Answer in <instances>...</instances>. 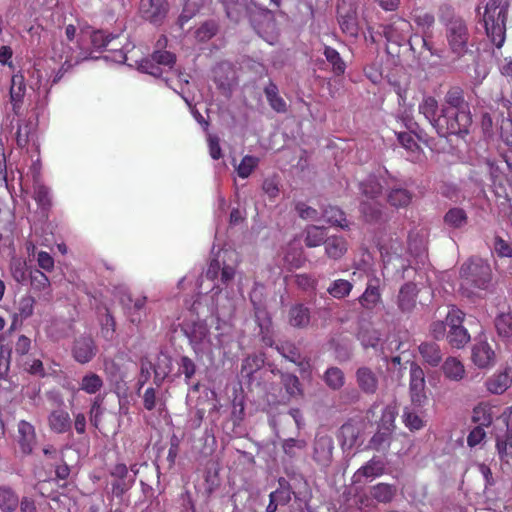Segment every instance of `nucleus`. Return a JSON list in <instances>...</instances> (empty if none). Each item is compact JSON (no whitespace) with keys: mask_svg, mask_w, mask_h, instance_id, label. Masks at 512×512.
Wrapping results in <instances>:
<instances>
[{"mask_svg":"<svg viewBox=\"0 0 512 512\" xmlns=\"http://www.w3.org/2000/svg\"><path fill=\"white\" fill-rule=\"evenodd\" d=\"M140 10L145 19L157 23L166 15L167 4L163 0H141Z\"/></svg>","mask_w":512,"mask_h":512,"instance_id":"18","label":"nucleus"},{"mask_svg":"<svg viewBox=\"0 0 512 512\" xmlns=\"http://www.w3.org/2000/svg\"><path fill=\"white\" fill-rule=\"evenodd\" d=\"M323 378L326 385L333 390H339L345 383L344 373L338 367L328 368Z\"/></svg>","mask_w":512,"mask_h":512,"instance_id":"43","label":"nucleus"},{"mask_svg":"<svg viewBox=\"0 0 512 512\" xmlns=\"http://www.w3.org/2000/svg\"><path fill=\"white\" fill-rule=\"evenodd\" d=\"M102 403L103 397L96 396L91 404L90 420L95 427H98L99 423L101 422V417L104 411L102 408Z\"/></svg>","mask_w":512,"mask_h":512,"instance_id":"61","label":"nucleus"},{"mask_svg":"<svg viewBox=\"0 0 512 512\" xmlns=\"http://www.w3.org/2000/svg\"><path fill=\"white\" fill-rule=\"evenodd\" d=\"M278 352L287 360L300 364V354L297 348L289 343H284L276 347Z\"/></svg>","mask_w":512,"mask_h":512,"instance_id":"62","label":"nucleus"},{"mask_svg":"<svg viewBox=\"0 0 512 512\" xmlns=\"http://www.w3.org/2000/svg\"><path fill=\"white\" fill-rule=\"evenodd\" d=\"M471 358L480 369L490 368L496 362L495 352L485 340H479L473 345Z\"/></svg>","mask_w":512,"mask_h":512,"instance_id":"12","label":"nucleus"},{"mask_svg":"<svg viewBox=\"0 0 512 512\" xmlns=\"http://www.w3.org/2000/svg\"><path fill=\"white\" fill-rule=\"evenodd\" d=\"M90 38L92 47L100 50L106 48L115 37L112 34H106L104 31L98 30L94 31Z\"/></svg>","mask_w":512,"mask_h":512,"instance_id":"60","label":"nucleus"},{"mask_svg":"<svg viewBox=\"0 0 512 512\" xmlns=\"http://www.w3.org/2000/svg\"><path fill=\"white\" fill-rule=\"evenodd\" d=\"M235 306L232 299L225 298V303L220 304L219 299L213 308L212 314L217 319V330H222L213 340L210 336L207 324L204 321L186 322L182 325L185 336L198 357L206 356L213 359L214 351L224 347L229 339L227 329L228 324L222 321V318L231 317Z\"/></svg>","mask_w":512,"mask_h":512,"instance_id":"1","label":"nucleus"},{"mask_svg":"<svg viewBox=\"0 0 512 512\" xmlns=\"http://www.w3.org/2000/svg\"><path fill=\"white\" fill-rule=\"evenodd\" d=\"M496 449L501 463L510 465L512 463V431L497 437Z\"/></svg>","mask_w":512,"mask_h":512,"instance_id":"30","label":"nucleus"},{"mask_svg":"<svg viewBox=\"0 0 512 512\" xmlns=\"http://www.w3.org/2000/svg\"><path fill=\"white\" fill-rule=\"evenodd\" d=\"M19 505V497L9 487H0V508L3 512H12Z\"/></svg>","mask_w":512,"mask_h":512,"instance_id":"38","label":"nucleus"},{"mask_svg":"<svg viewBox=\"0 0 512 512\" xmlns=\"http://www.w3.org/2000/svg\"><path fill=\"white\" fill-rule=\"evenodd\" d=\"M419 112L429 121L432 127L442 129L443 113H439L437 100L432 96H425L419 104Z\"/></svg>","mask_w":512,"mask_h":512,"instance_id":"14","label":"nucleus"},{"mask_svg":"<svg viewBox=\"0 0 512 512\" xmlns=\"http://www.w3.org/2000/svg\"><path fill=\"white\" fill-rule=\"evenodd\" d=\"M381 371H374L368 366H360L355 372L358 388L366 395H373L379 387Z\"/></svg>","mask_w":512,"mask_h":512,"instance_id":"10","label":"nucleus"},{"mask_svg":"<svg viewBox=\"0 0 512 512\" xmlns=\"http://www.w3.org/2000/svg\"><path fill=\"white\" fill-rule=\"evenodd\" d=\"M34 299L29 296H23L17 304V312L14 314V322L29 318L33 314Z\"/></svg>","mask_w":512,"mask_h":512,"instance_id":"49","label":"nucleus"},{"mask_svg":"<svg viewBox=\"0 0 512 512\" xmlns=\"http://www.w3.org/2000/svg\"><path fill=\"white\" fill-rule=\"evenodd\" d=\"M444 221L453 228H461L467 223V215L461 208H452L445 214Z\"/></svg>","mask_w":512,"mask_h":512,"instance_id":"51","label":"nucleus"},{"mask_svg":"<svg viewBox=\"0 0 512 512\" xmlns=\"http://www.w3.org/2000/svg\"><path fill=\"white\" fill-rule=\"evenodd\" d=\"M263 364V359L257 355L246 357L242 362L241 372L246 376H251Z\"/></svg>","mask_w":512,"mask_h":512,"instance_id":"59","label":"nucleus"},{"mask_svg":"<svg viewBox=\"0 0 512 512\" xmlns=\"http://www.w3.org/2000/svg\"><path fill=\"white\" fill-rule=\"evenodd\" d=\"M217 29V24L214 21H207L195 30V38L200 42L207 41L216 34Z\"/></svg>","mask_w":512,"mask_h":512,"instance_id":"57","label":"nucleus"},{"mask_svg":"<svg viewBox=\"0 0 512 512\" xmlns=\"http://www.w3.org/2000/svg\"><path fill=\"white\" fill-rule=\"evenodd\" d=\"M34 137V125L32 122L19 125L16 135L17 144L25 146Z\"/></svg>","mask_w":512,"mask_h":512,"instance_id":"58","label":"nucleus"},{"mask_svg":"<svg viewBox=\"0 0 512 512\" xmlns=\"http://www.w3.org/2000/svg\"><path fill=\"white\" fill-rule=\"evenodd\" d=\"M281 382L290 396L297 397L302 395L301 384L297 376L289 373H282Z\"/></svg>","mask_w":512,"mask_h":512,"instance_id":"50","label":"nucleus"},{"mask_svg":"<svg viewBox=\"0 0 512 512\" xmlns=\"http://www.w3.org/2000/svg\"><path fill=\"white\" fill-rule=\"evenodd\" d=\"M410 29L408 21L398 19L385 30V35L389 41L400 42L408 38Z\"/></svg>","mask_w":512,"mask_h":512,"instance_id":"29","label":"nucleus"},{"mask_svg":"<svg viewBox=\"0 0 512 512\" xmlns=\"http://www.w3.org/2000/svg\"><path fill=\"white\" fill-rule=\"evenodd\" d=\"M442 108L451 109V111L468 110L467 104L464 100L463 91L457 87L449 89L445 94L444 105Z\"/></svg>","mask_w":512,"mask_h":512,"instance_id":"34","label":"nucleus"},{"mask_svg":"<svg viewBox=\"0 0 512 512\" xmlns=\"http://www.w3.org/2000/svg\"><path fill=\"white\" fill-rule=\"evenodd\" d=\"M440 21L445 25V36L450 51L457 57L464 56L468 52L470 40L466 22L458 16H452L447 20L440 16Z\"/></svg>","mask_w":512,"mask_h":512,"instance_id":"5","label":"nucleus"},{"mask_svg":"<svg viewBox=\"0 0 512 512\" xmlns=\"http://www.w3.org/2000/svg\"><path fill=\"white\" fill-rule=\"evenodd\" d=\"M360 190L368 200H375L382 192V185L375 176H370L360 183Z\"/></svg>","mask_w":512,"mask_h":512,"instance_id":"41","label":"nucleus"},{"mask_svg":"<svg viewBox=\"0 0 512 512\" xmlns=\"http://www.w3.org/2000/svg\"><path fill=\"white\" fill-rule=\"evenodd\" d=\"M460 290L468 298H483L491 287V268L481 259H471L460 269Z\"/></svg>","mask_w":512,"mask_h":512,"instance_id":"3","label":"nucleus"},{"mask_svg":"<svg viewBox=\"0 0 512 512\" xmlns=\"http://www.w3.org/2000/svg\"><path fill=\"white\" fill-rule=\"evenodd\" d=\"M333 440L329 436H318L314 443V460L321 466H328L332 459Z\"/></svg>","mask_w":512,"mask_h":512,"instance_id":"19","label":"nucleus"},{"mask_svg":"<svg viewBox=\"0 0 512 512\" xmlns=\"http://www.w3.org/2000/svg\"><path fill=\"white\" fill-rule=\"evenodd\" d=\"M284 260L292 268H299L304 263L303 250L299 242L290 243L284 256Z\"/></svg>","mask_w":512,"mask_h":512,"instance_id":"40","label":"nucleus"},{"mask_svg":"<svg viewBox=\"0 0 512 512\" xmlns=\"http://www.w3.org/2000/svg\"><path fill=\"white\" fill-rule=\"evenodd\" d=\"M413 19L422 30L431 28L435 22L434 15L425 11L416 12Z\"/></svg>","mask_w":512,"mask_h":512,"instance_id":"64","label":"nucleus"},{"mask_svg":"<svg viewBox=\"0 0 512 512\" xmlns=\"http://www.w3.org/2000/svg\"><path fill=\"white\" fill-rule=\"evenodd\" d=\"M366 310H373L381 302L380 280L377 277L369 279L366 289L358 299Z\"/></svg>","mask_w":512,"mask_h":512,"instance_id":"16","label":"nucleus"},{"mask_svg":"<svg viewBox=\"0 0 512 512\" xmlns=\"http://www.w3.org/2000/svg\"><path fill=\"white\" fill-rule=\"evenodd\" d=\"M417 285L407 282L401 286L397 296V306L402 313H410L416 307L418 297Z\"/></svg>","mask_w":512,"mask_h":512,"instance_id":"13","label":"nucleus"},{"mask_svg":"<svg viewBox=\"0 0 512 512\" xmlns=\"http://www.w3.org/2000/svg\"><path fill=\"white\" fill-rule=\"evenodd\" d=\"M384 470V462L380 458L373 457L353 474L352 481L357 484L362 483L364 479H374L381 476Z\"/></svg>","mask_w":512,"mask_h":512,"instance_id":"17","label":"nucleus"},{"mask_svg":"<svg viewBox=\"0 0 512 512\" xmlns=\"http://www.w3.org/2000/svg\"><path fill=\"white\" fill-rule=\"evenodd\" d=\"M34 199L41 207H48L51 203L49 188L37 184L34 188Z\"/></svg>","mask_w":512,"mask_h":512,"instance_id":"63","label":"nucleus"},{"mask_svg":"<svg viewBox=\"0 0 512 512\" xmlns=\"http://www.w3.org/2000/svg\"><path fill=\"white\" fill-rule=\"evenodd\" d=\"M402 417L405 426L411 431L420 430L425 425L424 420L419 415L412 412L408 407L404 409Z\"/></svg>","mask_w":512,"mask_h":512,"instance_id":"55","label":"nucleus"},{"mask_svg":"<svg viewBox=\"0 0 512 512\" xmlns=\"http://www.w3.org/2000/svg\"><path fill=\"white\" fill-rule=\"evenodd\" d=\"M326 255L334 260L340 259L348 249L347 241L341 236H330L324 242Z\"/></svg>","mask_w":512,"mask_h":512,"instance_id":"27","label":"nucleus"},{"mask_svg":"<svg viewBox=\"0 0 512 512\" xmlns=\"http://www.w3.org/2000/svg\"><path fill=\"white\" fill-rule=\"evenodd\" d=\"M496 406L488 402H482L473 409L472 420L480 427H489L494 419L493 409Z\"/></svg>","mask_w":512,"mask_h":512,"instance_id":"28","label":"nucleus"},{"mask_svg":"<svg viewBox=\"0 0 512 512\" xmlns=\"http://www.w3.org/2000/svg\"><path fill=\"white\" fill-rule=\"evenodd\" d=\"M219 272H221V282L228 285L235 276V267L233 265L226 264L225 262L223 263V266H221L220 261L218 259H214L210 262L206 272V277L214 280L218 276Z\"/></svg>","mask_w":512,"mask_h":512,"instance_id":"24","label":"nucleus"},{"mask_svg":"<svg viewBox=\"0 0 512 512\" xmlns=\"http://www.w3.org/2000/svg\"><path fill=\"white\" fill-rule=\"evenodd\" d=\"M322 218L325 222L339 226L341 228L346 227V218L344 212L338 207L329 206L324 209Z\"/></svg>","mask_w":512,"mask_h":512,"instance_id":"48","label":"nucleus"},{"mask_svg":"<svg viewBox=\"0 0 512 512\" xmlns=\"http://www.w3.org/2000/svg\"><path fill=\"white\" fill-rule=\"evenodd\" d=\"M324 55L326 60L332 65L333 72L336 75H341L345 72L346 65L341 58L339 52L330 46H325Z\"/></svg>","mask_w":512,"mask_h":512,"instance_id":"46","label":"nucleus"},{"mask_svg":"<svg viewBox=\"0 0 512 512\" xmlns=\"http://www.w3.org/2000/svg\"><path fill=\"white\" fill-rule=\"evenodd\" d=\"M387 200L396 208L406 207L412 201V193L405 188L395 187L389 191Z\"/></svg>","mask_w":512,"mask_h":512,"instance_id":"36","label":"nucleus"},{"mask_svg":"<svg viewBox=\"0 0 512 512\" xmlns=\"http://www.w3.org/2000/svg\"><path fill=\"white\" fill-rule=\"evenodd\" d=\"M147 302L145 296H139L135 299L129 298V304H125V311L132 323H139L141 321L140 312L144 309Z\"/></svg>","mask_w":512,"mask_h":512,"instance_id":"39","label":"nucleus"},{"mask_svg":"<svg viewBox=\"0 0 512 512\" xmlns=\"http://www.w3.org/2000/svg\"><path fill=\"white\" fill-rule=\"evenodd\" d=\"M110 474L116 479L112 483V493L117 497L123 495L134 483V478L128 479V468L123 463L114 465Z\"/></svg>","mask_w":512,"mask_h":512,"instance_id":"15","label":"nucleus"},{"mask_svg":"<svg viewBox=\"0 0 512 512\" xmlns=\"http://www.w3.org/2000/svg\"><path fill=\"white\" fill-rule=\"evenodd\" d=\"M418 350L424 361L430 366L436 367L442 360L440 347L436 343H422Z\"/></svg>","mask_w":512,"mask_h":512,"instance_id":"33","label":"nucleus"},{"mask_svg":"<svg viewBox=\"0 0 512 512\" xmlns=\"http://www.w3.org/2000/svg\"><path fill=\"white\" fill-rule=\"evenodd\" d=\"M326 234L324 229L318 226H310L306 230L305 244L308 247H317L325 242Z\"/></svg>","mask_w":512,"mask_h":512,"instance_id":"53","label":"nucleus"},{"mask_svg":"<svg viewBox=\"0 0 512 512\" xmlns=\"http://www.w3.org/2000/svg\"><path fill=\"white\" fill-rule=\"evenodd\" d=\"M442 371L445 378L455 382L461 381L466 374L463 363L456 357H448L442 365Z\"/></svg>","mask_w":512,"mask_h":512,"instance_id":"26","label":"nucleus"},{"mask_svg":"<svg viewBox=\"0 0 512 512\" xmlns=\"http://www.w3.org/2000/svg\"><path fill=\"white\" fill-rule=\"evenodd\" d=\"M307 446V442L303 439L289 438L283 442V450L289 457H296L299 452L303 451Z\"/></svg>","mask_w":512,"mask_h":512,"instance_id":"56","label":"nucleus"},{"mask_svg":"<svg viewBox=\"0 0 512 512\" xmlns=\"http://www.w3.org/2000/svg\"><path fill=\"white\" fill-rule=\"evenodd\" d=\"M19 444L25 454L32 452L36 443L35 429L32 424L25 420L18 423Z\"/></svg>","mask_w":512,"mask_h":512,"instance_id":"22","label":"nucleus"},{"mask_svg":"<svg viewBox=\"0 0 512 512\" xmlns=\"http://www.w3.org/2000/svg\"><path fill=\"white\" fill-rule=\"evenodd\" d=\"M208 2L209 0H185L184 9L178 19L180 27H183L196 11L205 6Z\"/></svg>","mask_w":512,"mask_h":512,"instance_id":"47","label":"nucleus"},{"mask_svg":"<svg viewBox=\"0 0 512 512\" xmlns=\"http://www.w3.org/2000/svg\"><path fill=\"white\" fill-rule=\"evenodd\" d=\"M265 96L270 107L277 113H284L287 105L284 99L279 95L278 87L270 82L264 89Z\"/></svg>","mask_w":512,"mask_h":512,"instance_id":"35","label":"nucleus"},{"mask_svg":"<svg viewBox=\"0 0 512 512\" xmlns=\"http://www.w3.org/2000/svg\"><path fill=\"white\" fill-rule=\"evenodd\" d=\"M507 0H488L483 14L486 34L490 41L501 48L506 38Z\"/></svg>","mask_w":512,"mask_h":512,"instance_id":"4","label":"nucleus"},{"mask_svg":"<svg viewBox=\"0 0 512 512\" xmlns=\"http://www.w3.org/2000/svg\"><path fill=\"white\" fill-rule=\"evenodd\" d=\"M397 493V487L392 484L378 483L370 488L373 499L379 503H390Z\"/></svg>","mask_w":512,"mask_h":512,"instance_id":"31","label":"nucleus"},{"mask_svg":"<svg viewBox=\"0 0 512 512\" xmlns=\"http://www.w3.org/2000/svg\"><path fill=\"white\" fill-rule=\"evenodd\" d=\"M310 322V311L303 304H296L289 310V323L296 328L307 327Z\"/></svg>","mask_w":512,"mask_h":512,"instance_id":"32","label":"nucleus"},{"mask_svg":"<svg viewBox=\"0 0 512 512\" xmlns=\"http://www.w3.org/2000/svg\"><path fill=\"white\" fill-rule=\"evenodd\" d=\"M225 6L227 16L237 21L241 15L247 14L252 15L256 11L260 13L267 12V9L261 5L256 4L252 0H222Z\"/></svg>","mask_w":512,"mask_h":512,"instance_id":"11","label":"nucleus"},{"mask_svg":"<svg viewBox=\"0 0 512 512\" xmlns=\"http://www.w3.org/2000/svg\"><path fill=\"white\" fill-rule=\"evenodd\" d=\"M258 164L259 158L251 155L244 156L236 169L238 176L243 179L248 178Z\"/></svg>","mask_w":512,"mask_h":512,"instance_id":"52","label":"nucleus"},{"mask_svg":"<svg viewBox=\"0 0 512 512\" xmlns=\"http://www.w3.org/2000/svg\"><path fill=\"white\" fill-rule=\"evenodd\" d=\"M96 355V346L90 337H81L75 341L73 356L81 364L90 362Z\"/></svg>","mask_w":512,"mask_h":512,"instance_id":"20","label":"nucleus"},{"mask_svg":"<svg viewBox=\"0 0 512 512\" xmlns=\"http://www.w3.org/2000/svg\"><path fill=\"white\" fill-rule=\"evenodd\" d=\"M486 391L493 395H502L512 386V367L505 365L491 374L484 382Z\"/></svg>","mask_w":512,"mask_h":512,"instance_id":"9","label":"nucleus"},{"mask_svg":"<svg viewBox=\"0 0 512 512\" xmlns=\"http://www.w3.org/2000/svg\"><path fill=\"white\" fill-rule=\"evenodd\" d=\"M137 68L141 72L159 77L175 64V56L168 51H156L151 58H144L137 62Z\"/></svg>","mask_w":512,"mask_h":512,"instance_id":"7","label":"nucleus"},{"mask_svg":"<svg viewBox=\"0 0 512 512\" xmlns=\"http://www.w3.org/2000/svg\"><path fill=\"white\" fill-rule=\"evenodd\" d=\"M338 13V22L341 27V30L349 35V36H357L358 35V25L356 20V13L355 11L350 8L347 11H344L342 6L338 4L337 8Z\"/></svg>","mask_w":512,"mask_h":512,"instance_id":"23","label":"nucleus"},{"mask_svg":"<svg viewBox=\"0 0 512 512\" xmlns=\"http://www.w3.org/2000/svg\"><path fill=\"white\" fill-rule=\"evenodd\" d=\"M86 59L82 52L75 55L72 47L64 41H55L52 44L50 57L37 62L34 66L32 78L37 80V89L44 88L47 93L51 84L57 83L64 73Z\"/></svg>","mask_w":512,"mask_h":512,"instance_id":"2","label":"nucleus"},{"mask_svg":"<svg viewBox=\"0 0 512 512\" xmlns=\"http://www.w3.org/2000/svg\"><path fill=\"white\" fill-rule=\"evenodd\" d=\"M443 122L442 129H436L440 136L446 135H464L468 133L471 125V115L469 110H455L442 108Z\"/></svg>","mask_w":512,"mask_h":512,"instance_id":"6","label":"nucleus"},{"mask_svg":"<svg viewBox=\"0 0 512 512\" xmlns=\"http://www.w3.org/2000/svg\"><path fill=\"white\" fill-rule=\"evenodd\" d=\"M48 423L50 429L58 434L66 433L71 429L70 415L64 409L53 410L48 417Z\"/></svg>","mask_w":512,"mask_h":512,"instance_id":"25","label":"nucleus"},{"mask_svg":"<svg viewBox=\"0 0 512 512\" xmlns=\"http://www.w3.org/2000/svg\"><path fill=\"white\" fill-rule=\"evenodd\" d=\"M353 289L351 282L345 279L334 280L327 289V292L336 299L345 298Z\"/></svg>","mask_w":512,"mask_h":512,"instance_id":"45","label":"nucleus"},{"mask_svg":"<svg viewBox=\"0 0 512 512\" xmlns=\"http://www.w3.org/2000/svg\"><path fill=\"white\" fill-rule=\"evenodd\" d=\"M26 94L25 78L22 74H14L11 78L10 85V102L12 104L13 111L18 113Z\"/></svg>","mask_w":512,"mask_h":512,"instance_id":"21","label":"nucleus"},{"mask_svg":"<svg viewBox=\"0 0 512 512\" xmlns=\"http://www.w3.org/2000/svg\"><path fill=\"white\" fill-rule=\"evenodd\" d=\"M409 376L411 402L416 407H422L427 402L425 373L417 363L413 362L410 365Z\"/></svg>","mask_w":512,"mask_h":512,"instance_id":"8","label":"nucleus"},{"mask_svg":"<svg viewBox=\"0 0 512 512\" xmlns=\"http://www.w3.org/2000/svg\"><path fill=\"white\" fill-rule=\"evenodd\" d=\"M104 385L102 378L93 372L83 376L80 382V389L87 394L98 393Z\"/></svg>","mask_w":512,"mask_h":512,"instance_id":"37","label":"nucleus"},{"mask_svg":"<svg viewBox=\"0 0 512 512\" xmlns=\"http://www.w3.org/2000/svg\"><path fill=\"white\" fill-rule=\"evenodd\" d=\"M495 327L499 336L503 338H510L512 336V315H499L495 320Z\"/></svg>","mask_w":512,"mask_h":512,"instance_id":"54","label":"nucleus"},{"mask_svg":"<svg viewBox=\"0 0 512 512\" xmlns=\"http://www.w3.org/2000/svg\"><path fill=\"white\" fill-rule=\"evenodd\" d=\"M447 340L453 347L462 348L469 342L470 335L463 326H455L449 328Z\"/></svg>","mask_w":512,"mask_h":512,"instance_id":"42","label":"nucleus"},{"mask_svg":"<svg viewBox=\"0 0 512 512\" xmlns=\"http://www.w3.org/2000/svg\"><path fill=\"white\" fill-rule=\"evenodd\" d=\"M363 348H376L380 341V333L372 327H363L358 333Z\"/></svg>","mask_w":512,"mask_h":512,"instance_id":"44","label":"nucleus"}]
</instances>
